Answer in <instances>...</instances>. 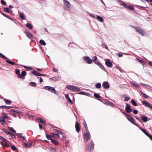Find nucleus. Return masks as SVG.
Here are the masks:
<instances>
[{
  "label": "nucleus",
  "instance_id": "nucleus-1",
  "mask_svg": "<svg viewBox=\"0 0 152 152\" xmlns=\"http://www.w3.org/2000/svg\"><path fill=\"white\" fill-rule=\"evenodd\" d=\"M54 132L55 134L52 133L50 135L53 138H58L59 137V134L63 136L64 134L63 133L60 132L59 131L56 129H54Z\"/></svg>",
  "mask_w": 152,
  "mask_h": 152
},
{
  "label": "nucleus",
  "instance_id": "nucleus-2",
  "mask_svg": "<svg viewBox=\"0 0 152 152\" xmlns=\"http://www.w3.org/2000/svg\"><path fill=\"white\" fill-rule=\"evenodd\" d=\"M134 28L135 29L136 31L140 35L143 36L145 34V32L144 30L138 27H134Z\"/></svg>",
  "mask_w": 152,
  "mask_h": 152
},
{
  "label": "nucleus",
  "instance_id": "nucleus-3",
  "mask_svg": "<svg viewBox=\"0 0 152 152\" xmlns=\"http://www.w3.org/2000/svg\"><path fill=\"white\" fill-rule=\"evenodd\" d=\"M65 9L67 10H69L71 9V6L70 2L67 0H65L63 1Z\"/></svg>",
  "mask_w": 152,
  "mask_h": 152
},
{
  "label": "nucleus",
  "instance_id": "nucleus-4",
  "mask_svg": "<svg viewBox=\"0 0 152 152\" xmlns=\"http://www.w3.org/2000/svg\"><path fill=\"white\" fill-rule=\"evenodd\" d=\"M44 88L45 89L48 90L52 93H54L56 94H57L58 93V92L57 91H56L55 89L53 87L50 86H46L44 87Z\"/></svg>",
  "mask_w": 152,
  "mask_h": 152
},
{
  "label": "nucleus",
  "instance_id": "nucleus-5",
  "mask_svg": "<svg viewBox=\"0 0 152 152\" xmlns=\"http://www.w3.org/2000/svg\"><path fill=\"white\" fill-rule=\"evenodd\" d=\"M91 138V136L89 132H87L84 134V140L85 142H87Z\"/></svg>",
  "mask_w": 152,
  "mask_h": 152
},
{
  "label": "nucleus",
  "instance_id": "nucleus-6",
  "mask_svg": "<svg viewBox=\"0 0 152 152\" xmlns=\"http://www.w3.org/2000/svg\"><path fill=\"white\" fill-rule=\"evenodd\" d=\"M94 148V144L92 141L88 143L87 146V149L88 151H91Z\"/></svg>",
  "mask_w": 152,
  "mask_h": 152
},
{
  "label": "nucleus",
  "instance_id": "nucleus-7",
  "mask_svg": "<svg viewBox=\"0 0 152 152\" xmlns=\"http://www.w3.org/2000/svg\"><path fill=\"white\" fill-rule=\"evenodd\" d=\"M125 110L126 112L128 113H130L132 111V109L131 108L130 106L127 103L126 104Z\"/></svg>",
  "mask_w": 152,
  "mask_h": 152
},
{
  "label": "nucleus",
  "instance_id": "nucleus-8",
  "mask_svg": "<svg viewBox=\"0 0 152 152\" xmlns=\"http://www.w3.org/2000/svg\"><path fill=\"white\" fill-rule=\"evenodd\" d=\"M3 130L5 132L10 135L12 138H15V135L12 133L11 132L8 131L6 129H4Z\"/></svg>",
  "mask_w": 152,
  "mask_h": 152
},
{
  "label": "nucleus",
  "instance_id": "nucleus-9",
  "mask_svg": "<svg viewBox=\"0 0 152 152\" xmlns=\"http://www.w3.org/2000/svg\"><path fill=\"white\" fill-rule=\"evenodd\" d=\"M84 59L86 61L87 63L88 64H91L92 62V60L88 56L84 57Z\"/></svg>",
  "mask_w": 152,
  "mask_h": 152
},
{
  "label": "nucleus",
  "instance_id": "nucleus-10",
  "mask_svg": "<svg viewBox=\"0 0 152 152\" xmlns=\"http://www.w3.org/2000/svg\"><path fill=\"white\" fill-rule=\"evenodd\" d=\"M32 73L33 74H34L36 76H44L46 75L45 74H41L39 72H37V71H36L35 70L33 71L32 72Z\"/></svg>",
  "mask_w": 152,
  "mask_h": 152
},
{
  "label": "nucleus",
  "instance_id": "nucleus-11",
  "mask_svg": "<svg viewBox=\"0 0 152 152\" xmlns=\"http://www.w3.org/2000/svg\"><path fill=\"white\" fill-rule=\"evenodd\" d=\"M102 85L103 87L105 89L108 88L110 87L107 81L103 82Z\"/></svg>",
  "mask_w": 152,
  "mask_h": 152
},
{
  "label": "nucleus",
  "instance_id": "nucleus-12",
  "mask_svg": "<svg viewBox=\"0 0 152 152\" xmlns=\"http://www.w3.org/2000/svg\"><path fill=\"white\" fill-rule=\"evenodd\" d=\"M25 33L27 37L30 39H31L33 38L32 35L28 31H25Z\"/></svg>",
  "mask_w": 152,
  "mask_h": 152
},
{
  "label": "nucleus",
  "instance_id": "nucleus-13",
  "mask_svg": "<svg viewBox=\"0 0 152 152\" xmlns=\"http://www.w3.org/2000/svg\"><path fill=\"white\" fill-rule=\"evenodd\" d=\"M105 64L108 67H112L113 66L110 60H107L105 61Z\"/></svg>",
  "mask_w": 152,
  "mask_h": 152
},
{
  "label": "nucleus",
  "instance_id": "nucleus-14",
  "mask_svg": "<svg viewBox=\"0 0 152 152\" xmlns=\"http://www.w3.org/2000/svg\"><path fill=\"white\" fill-rule=\"evenodd\" d=\"M80 124L77 122H76L75 123V127L76 130L77 132H79L80 131V128L79 127Z\"/></svg>",
  "mask_w": 152,
  "mask_h": 152
},
{
  "label": "nucleus",
  "instance_id": "nucleus-15",
  "mask_svg": "<svg viewBox=\"0 0 152 152\" xmlns=\"http://www.w3.org/2000/svg\"><path fill=\"white\" fill-rule=\"evenodd\" d=\"M127 119L133 124H135L134 123L135 122V120L130 115L127 118Z\"/></svg>",
  "mask_w": 152,
  "mask_h": 152
},
{
  "label": "nucleus",
  "instance_id": "nucleus-16",
  "mask_svg": "<svg viewBox=\"0 0 152 152\" xmlns=\"http://www.w3.org/2000/svg\"><path fill=\"white\" fill-rule=\"evenodd\" d=\"M143 104L147 105L149 107L152 109V105L146 101H144L142 102Z\"/></svg>",
  "mask_w": 152,
  "mask_h": 152
},
{
  "label": "nucleus",
  "instance_id": "nucleus-17",
  "mask_svg": "<svg viewBox=\"0 0 152 152\" xmlns=\"http://www.w3.org/2000/svg\"><path fill=\"white\" fill-rule=\"evenodd\" d=\"M93 61L97 65L100 63V62L97 60V58L96 56H94L93 58Z\"/></svg>",
  "mask_w": 152,
  "mask_h": 152
},
{
  "label": "nucleus",
  "instance_id": "nucleus-18",
  "mask_svg": "<svg viewBox=\"0 0 152 152\" xmlns=\"http://www.w3.org/2000/svg\"><path fill=\"white\" fill-rule=\"evenodd\" d=\"M142 120L144 122H146L148 120V117L146 116H143L141 117Z\"/></svg>",
  "mask_w": 152,
  "mask_h": 152
},
{
  "label": "nucleus",
  "instance_id": "nucleus-19",
  "mask_svg": "<svg viewBox=\"0 0 152 152\" xmlns=\"http://www.w3.org/2000/svg\"><path fill=\"white\" fill-rule=\"evenodd\" d=\"M118 1L120 3V4L121 5L123 6L125 8H127L128 6L126 5V4L124 3V2L122 1H120L119 0H118Z\"/></svg>",
  "mask_w": 152,
  "mask_h": 152
},
{
  "label": "nucleus",
  "instance_id": "nucleus-20",
  "mask_svg": "<svg viewBox=\"0 0 152 152\" xmlns=\"http://www.w3.org/2000/svg\"><path fill=\"white\" fill-rule=\"evenodd\" d=\"M37 120L40 122L41 123L45 125V122L44 120L42 119L41 118H37Z\"/></svg>",
  "mask_w": 152,
  "mask_h": 152
},
{
  "label": "nucleus",
  "instance_id": "nucleus-21",
  "mask_svg": "<svg viewBox=\"0 0 152 152\" xmlns=\"http://www.w3.org/2000/svg\"><path fill=\"white\" fill-rule=\"evenodd\" d=\"M69 45L70 46L72 47L73 48H77V45H76L74 43H70L69 44Z\"/></svg>",
  "mask_w": 152,
  "mask_h": 152
},
{
  "label": "nucleus",
  "instance_id": "nucleus-22",
  "mask_svg": "<svg viewBox=\"0 0 152 152\" xmlns=\"http://www.w3.org/2000/svg\"><path fill=\"white\" fill-rule=\"evenodd\" d=\"M80 90V89L78 87H77L75 86H73V89L72 91H78Z\"/></svg>",
  "mask_w": 152,
  "mask_h": 152
},
{
  "label": "nucleus",
  "instance_id": "nucleus-23",
  "mask_svg": "<svg viewBox=\"0 0 152 152\" xmlns=\"http://www.w3.org/2000/svg\"><path fill=\"white\" fill-rule=\"evenodd\" d=\"M96 19L100 22H102L103 21V19L101 16L97 15L96 17Z\"/></svg>",
  "mask_w": 152,
  "mask_h": 152
},
{
  "label": "nucleus",
  "instance_id": "nucleus-24",
  "mask_svg": "<svg viewBox=\"0 0 152 152\" xmlns=\"http://www.w3.org/2000/svg\"><path fill=\"white\" fill-rule=\"evenodd\" d=\"M10 111L11 112H14L17 113L18 114H20L21 113V112L19 110H16L15 109H12L10 110Z\"/></svg>",
  "mask_w": 152,
  "mask_h": 152
},
{
  "label": "nucleus",
  "instance_id": "nucleus-25",
  "mask_svg": "<svg viewBox=\"0 0 152 152\" xmlns=\"http://www.w3.org/2000/svg\"><path fill=\"white\" fill-rule=\"evenodd\" d=\"M6 61L9 64L11 65H14L15 64L14 62L11 61L8 58L7 60H6Z\"/></svg>",
  "mask_w": 152,
  "mask_h": 152
},
{
  "label": "nucleus",
  "instance_id": "nucleus-26",
  "mask_svg": "<svg viewBox=\"0 0 152 152\" xmlns=\"http://www.w3.org/2000/svg\"><path fill=\"white\" fill-rule=\"evenodd\" d=\"M97 65H98V66L103 70L104 71H105L106 70L104 67L100 63H99L98 64H97Z\"/></svg>",
  "mask_w": 152,
  "mask_h": 152
},
{
  "label": "nucleus",
  "instance_id": "nucleus-27",
  "mask_svg": "<svg viewBox=\"0 0 152 152\" xmlns=\"http://www.w3.org/2000/svg\"><path fill=\"white\" fill-rule=\"evenodd\" d=\"M140 93L143 97L146 99L148 98L149 96L143 93L142 91H140Z\"/></svg>",
  "mask_w": 152,
  "mask_h": 152
},
{
  "label": "nucleus",
  "instance_id": "nucleus-28",
  "mask_svg": "<svg viewBox=\"0 0 152 152\" xmlns=\"http://www.w3.org/2000/svg\"><path fill=\"white\" fill-rule=\"evenodd\" d=\"M53 148L51 147H45L44 148L45 149H46L47 151L51 152V150H52Z\"/></svg>",
  "mask_w": 152,
  "mask_h": 152
},
{
  "label": "nucleus",
  "instance_id": "nucleus-29",
  "mask_svg": "<svg viewBox=\"0 0 152 152\" xmlns=\"http://www.w3.org/2000/svg\"><path fill=\"white\" fill-rule=\"evenodd\" d=\"M26 26L27 27L30 28V29H31L33 28L32 25L30 23H27Z\"/></svg>",
  "mask_w": 152,
  "mask_h": 152
},
{
  "label": "nucleus",
  "instance_id": "nucleus-30",
  "mask_svg": "<svg viewBox=\"0 0 152 152\" xmlns=\"http://www.w3.org/2000/svg\"><path fill=\"white\" fill-rule=\"evenodd\" d=\"M131 102L132 104L134 106H136L138 105V104L135 101L134 99H132L131 100Z\"/></svg>",
  "mask_w": 152,
  "mask_h": 152
},
{
  "label": "nucleus",
  "instance_id": "nucleus-31",
  "mask_svg": "<svg viewBox=\"0 0 152 152\" xmlns=\"http://www.w3.org/2000/svg\"><path fill=\"white\" fill-rule=\"evenodd\" d=\"M39 43L42 45H46L45 42L42 39H41L40 40Z\"/></svg>",
  "mask_w": 152,
  "mask_h": 152
},
{
  "label": "nucleus",
  "instance_id": "nucleus-32",
  "mask_svg": "<svg viewBox=\"0 0 152 152\" xmlns=\"http://www.w3.org/2000/svg\"><path fill=\"white\" fill-rule=\"evenodd\" d=\"M73 86H71V85H67L66 86V87L71 90L72 91L73 89Z\"/></svg>",
  "mask_w": 152,
  "mask_h": 152
},
{
  "label": "nucleus",
  "instance_id": "nucleus-33",
  "mask_svg": "<svg viewBox=\"0 0 152 152\" xmlns=\"http://www.w3.org/2000/svg\"><path fill=\"white\" fill-rule=\"evenodd\" d=\"M0 56L2 58L4 59H6V60H7L8 59V58H7L5 56L1 53H0Z\"/></svg>",
  "mask_w": 152,
  "mask_h": 152
},
{
  "label": "nucleus",
  "instance_id": "nucleus-34",
  "mask_svg": "<svg viewBox=\"0 0 152 152\" xmlns=\"http://www.w3.org/2000/svg\"><path fill=\"white\" fill-rule=\"evenodd\" d=\"M95 86L97 88H100L101 87V84L100 83H98L96 84Z\"/></svg>",
  "mask_w": 152,
  "mask_h": 152
},
{
  "label": "nucleus",
  "instance_id": "nucleus-35",
  "mask_svg": "<svg viewBox=\"0 0 152 152\" xmlns=\"http://www.w3.org/2000/svg\"><path fill=\"white\" fill-rule=\"evenodd\" d=\"M29 84L31 86H32L34 87L36 86V83L33 82H31L29 83Z\"/></svg>",
  "mask_w": 152,
  "mask_h": 152
},
{
  "label": "nucleus",
  "instance_id": "nucleus-36",
  "mask_svg": "<svg viewBox=\"0 0 152 152\" xmlns=\"http://www.w3.org/2000/svg\"><path fill=\"white\" fill-rule=\"evenodd\" d=\"M12 108V106H3V107H2V109H8Z\"/></svg>",
  "mask_w": 152,
  "mask_h": 152
},
{
  "label": "nucleus",
  "instance_id": "nucleus-37",
  "mask_svg": "<svg viewBox=\"0 0 152 152\" xmlns=\"http://www.w3.org/2000/svg\"><path fill=\"white\" fill-rule=\"evenodd\" d=\"M131 84L132 85L136 88H138L139 87V86L136 83H132Z\"/></svg>",
  "mask_w": 152,
  "mask_h": 152
},
{
  "label": "nucleus",
  "instance_id": "nucleus-38",
  "mask_svg": "<svg viewBox=\"0 0 152 152\" xmlns=\"http://www.w3.org/2000/svg\"><path fill=\"white\" fill-rule=\"evenodd\" d=\"M2 117L5 118H8V115L7 114L5 113H2Z\"/></svg>",
  "mask_w": 152,
  "mask_h": 152
},
{
  "label": "nucleus",
  "instance_id": "nucleus-39",
  "mask_svg": "<svg viewBox=\"0 0 152 152\" xmlns=\"http://www.w3.org/2000/svg\"><path fill=\"white\" fill-rule=\"evenodd\" d=\"M11 148L13 151H16L17 150V148L14 145L11 146Z\"/></svg>",
  "mask_w": 152,
  "mask_h": 152
},
{
  "label": "nucleus",
  "instance_id": "nucleus-40",
  "mask_svg": "<svg viewBox=\"0 0 152 152\" xmlns=\"http://www.w3.org/2000/svg\"><path fill=\"white\" fill-rule=\"evenodd\" d=\"M51 142H53L55 145H58V143L57 141L55 140H51Z\"/></svg>",
  "mask_w": 152,
  "mask_h": 152
},
{
  "label": "nucleus",
  "instance_id": "nucleus-41",
  "mask_svg": "<svg viewBox=\"0 0 152 152\" xmlns=\"http://www.w3.org/2000/svg\"><path fill=\"white\" fill-rule=\"evenodd\" d=\"M94 96L95 98H99L100 97V96L96 93H95Z\"/></svg>",
  "mask_w": 152,
  "mask_h": 152
},
{
  "label": "nucleus",
  "instance_id": "nucleus-42",
  "mask_svg": "<svg viewBox=\"0 0 152 152\" xmlns=\"http://www.w3.org/2000/svg\"><path fill=\"white\" fill-rule=\"evenodd\" d=\"M4 101L7 104H10L11 102L9 100L5 99H4Z\"/></svg>",
  "mask_w": 152,
  "mask_h": 152
},
{
  "label": "nucleus",
  "instance_id": "nucleus-43",
  "mask_svg": "<svg viewBox=\"0 0 152 152\" xmlns=\"http://www.w3.org/2000/svg\"><path fill=\"white\" fill-rule=\"evenodd\" d=\"M20 16L21 19H24L25 18L24 15L23 13H20Z\"/></svg>",
  "mask_w": 152,
  "mask_h": 152
},
{
  "label": "nucleus",
  "instance_id": "nucleus-44",
  "mask_svg": "<svg viewBox=\"0 0 152 152\" xmlns=\"http://www.w3.org/2000/svg\"><path fill=\"white\" fill-rule=\"evenodd\" d=\"M107 104H109V105H110L112 106H115V104L113 103L110 102V101L108 102H107Z\"/></svg>",
  "mask_w": 152,
  "mask_h": 152
},
{
  "label": "nucleus",
  "instance_id": "nucleus-45",
  "mask_svg": "<svg viewBox=\"0 0 152 152\" xmlns=\"http://www.w3.org/2000/svg\"><path fill=\"white\" fill-rule=\"evenodd\" d=\"M23 66L26 69H29L30 70H32L33 69L32 67L30 66L28 67L26 66Z\"/></svg>",
  "mask_w": 152,
  "mask_h": 152
},
{
  "label": "nucleus",
  "instance_id": "nucleus-46",
  "mask_svg": "<svg viewBox=\"0 0 152 152\" xmlns=\"http://www.w3.org/2000/svg\"><path fill=\"white\" fill-rule=\"evenodd\" d=\"M21 74L24 77L26 75V71H24L22 72Z\"/></svg>",
  "mask_w": 152,
  "mask_h": 152
},
{
  "label": "nucleus",
  "instance_id": "nucleus-47",
  "mask_svg": "<svg viewBox=\"0 0 152 152\" xmlns=\"http://www.w3.org/2000/svg\"><path fill=\"white\" fill-rule=\"evenodd\" d=\"M129 8V9L132 10H134V8L132 6H128L127 8Z\"/></svg>",
  "mask_w": 152,
  "mask_h": 152
},
{
  "label": "nucleus",
  "instance_id": "nucleus-48",
  "mask_svg": "<svg viewBox=\"0 0 152 152\" xmlns=\"http://www.w3.org/2000/svg\"><path fill=\"white\" fill-rule=\"evenodd\" d=\"M1 3L3 5H5L6 4V3L4 0H1Z\"/></svg>",
  "mask_w": 152,
  "mask_h": 152
},
{
  "label": "nucleus",
  "instance_id": "nucleus-49",
  "mask_svg": "<svg viewBox=\"0 0 152 152\" xmlns=\"http://www.w3.org/2000/svg\"><path fill=\"white\" fill-rule=\"evenodd\" d=\"M46 137L47 138L48 140H51L52 137L50 135H46Z\"/></svg>",
  "mask_w": 152,
  "mask_h": 152
},
{
  "label": "nucleus",
  "instance_id": "nucleus-50",
  "mask_svg": "<svg viewBox=\"0 0 152 152\" xmlns=\"http://www.w3.org/2000/svg\"><path fill=\"white\" fill-rule=\"evenodd\" d=\"M4 11L6 12H9V9L7 7H5L4 8Z\"/></svg>",
  "mask_w": 152,
  "mask_h": 152
},
{
  "label": "nucleus",
  "instance_id": "nucleus-51",
  "mask_svg": "<svg viewBox=\"0 0 152 152\" xmlns=\"http://www.w3.org/2000/svg\"><path fill=\"white\" fill-rule=\"evenodd\" d=\"M15 72L16 74H18L20 73V71L19 69H16L15 70Z\"/></svg>",
  "mask_w": 152,
  "mask_h": 152
},
{
  "label": "nucleus",
  "instance_id": "nucleus-52",
  "mask_svg": "<svg viewBox=\"0 0 152 152\" xmlns=\"http://www.w3.org/2000/svg\"><path fill=\"white\" fill-rule=\"evenodd\" d=\"M10 131H11L12 132L15 133L16 132V131L15 130L13 129L12 128H10Z\"/></svg>",
  "mask_w": 152,
  "mask_h": 152
},
{
  "label": "nucleus",
  "instance_id": "nucleus-53",
  "mask_svg": "<svg viewBox=\"0 0 152 152\" xmlns=\"http://www.w3.org/2000/svg\"><path fill=\"white\" fill-rule=\"evenodd\" d=\"M16 134L17 136H18L20 137H22L23 135L22 133H16Z\"/></svg>",
  "mask_w": 152,
  "mask_h": 152
},
{
  "label": "nucleus",
  "instance_id": "nucleus-54",
  "mask_svg": "<svg viewBox=\"0 0 152 152\" xmlns=\"http://www.w3.org/2000/svg\"><path fill=\"white\" fill-rule=\"evenodd\" d=\"M146 135L147 136H148L149 137V138L151 140H152V136L151 134L148 133V134H147V135Z\"/></svg>",
  "mask_w": 152,
  "mask_h": 152
},
{
  "label": "nucleus",
  "instance_id": "nucleus-55",
  "mask_svg": "<svg viewBox=\"0 0 152 152\" xmlns=\"http://www.w3.org/2000/svg\"><path fill=\"white\" fill-rule=\"evenodd\" d=\"M58 71V69H57L56 68H53V69L52 70V71L53 72H57Z\"/></svg>",
  "mask_w": 152,
  "mask_h": 152
},
{
  "label": "nucleus",
  "instance_id": "nucleus-56",
  "mask_svg": "<svg viewBox=\"0 0 152 152\" xmlns=\"http://www.w3.org/2000/svg\"><path fill=\"white\" fill-rule=\"evenodd\" d=\"M89 15L92 18H96L95 16V15H94L93 14H89Z\"/></svg>",
  "mask_w": 152,
  "mask_h": 152
},
{
  "label": "nucleus",
  "instance_id": "nucleus-57",
  "mask_svg": "<svg viewBox=\"0 0 152 152\" xmlns=\"http://www.w3.org/2000/svg\"><path fill=\"white\" fill-rule=\"evenodd\" d=\"M141 84L143 85V86H148V87H150V88H152V87L149 85H147L146 84H144V83H141Z\"/></svg>",
  "mask_w": 152,
  "mask_h": 152
},
{
  "label": "nucleus",
  "instance_id": "nucleus-58",
  "mask_svg": "<svg viewBox=\"0 0 152 152\" xmlns=\"http://www.w3.org/2000/svg\"><path fill=\"white\" fill-rule=\"evenodd\" d=\"M83 126L84 127L87 126V124H86V121H85V120H84L83 121Z\"/></svg>",
  "mask_w": 152,
  "mask_h": 152
},
{
  "label": "nucleus",
  "instance_id": "nucleus-59",
  "mask_svg": "<svg viewBox=\"0 0 152 152\" xmlns=\"http://www.w3.org/2000/svg\"><path fill=\"white\" fill-rule=\"evenodd\" d=\"M125 100L126 101H128L129 100V97L126 96L125 97Z\"/></svg>",
  "mask_w": 152,
  "mask_h": 152
},
{
  "label": "nucleus",
  "instance_id": "nucleus-60",
  "mask_svg": "<svg viewBox=\"0 0 152 152\" xmlns=\"http://www.w3.org/2000/svg\"><path fill=\"white\" fill-rule=\"evenodd\" d=\"M1 124L2 125H4L5 124L6 122L5 121H0Z\"/></svg>",
  "mask_w": 152,
  "mask_h": 152
},
{
  "label": "nucleus",
  "instance_id": "nucleus-61",
  "mask_svg": "<svg viewBox=\"0 0 152 152\" xmlns=\"http://www.w3.org/2000/svg\"><path fill=\"white\" fill-rule=\"evenodd\" d=\"M18 78H23V76L22 75H21V74H18Z\"/></svg>",
  "mask_w": 152,
  "mask_h": 152
},
{
  "label": "nucleus",
  "instance_id": "nucleus-62",
  "mask_svg": "<svg viewBox=\"0 0 152 152\" xmlns=\"http://www.w3.org/2000/svg\"><path fill=\"white\" fill-rule=\"evenodd\" d=\"M65 96L66 98V99H68L70 98L69 97V95H68V94H66Z\"/></svg>",
  "mask_w": 152,
  "mask_h": 152
},
{
  "label": "nucleus",
  "instance_id": "nucleus-63",
  "mask_svg": "<svg viewBox=\"0 0 152 152\" xmlns=\"http://www.w3.org/2000/svg\"><path fill=\"white\" fill-rule=\"evenodd\" d=\"M148 64V65L152 66V61H149Z\"/></svg>",
  "mask_w": 152,
  "mask_h": 152
},
{
  "label": "nucleus",
  "instance_id": "nucleus-64",
  "mask_svg": "<svg viewBox=\"0 0 152 152\" xmlns=\"http://www.w3.org/2000/svg\"><path fill=\"white\" fill-rule=\"evenodd\" d=\"M56 149L55 148H52V150H51V152H56Z\"/></svg>",
  "mask_w": 152,
  "mask_h": 152
}]
</instances>
